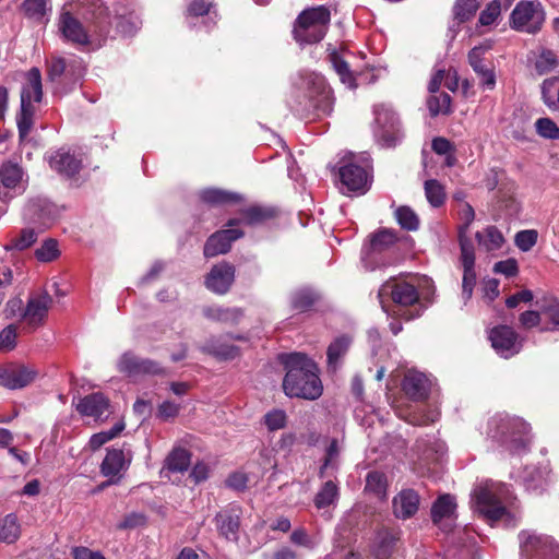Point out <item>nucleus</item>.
<instances>
[{
	"label": "nucleus",
	"mask_w": 559,
	"mask_h": 559,
	"mask_svg": "<svg viewBox=\"0 0 559 559\" xmlns=\"http://www.w3.org/2000/svg\"><path fill=\"white\" fill-rule=\"evenodd\" d=\"M546 485V480L543 478L540 472L533 471L530 474V477H526L524 479V486L527 491H531L533 493H540Z\"/></svg>",
	"instance_id": "nucleus-59"
},
{
	"label": "nucleus",
	"mask_w": 559,
	"mask_h": 559,
	"mask_svg": "<svg viewBox=\"0 0 559 559\" xmlns=\"http://www.w3.org/2000/svg\"><path fill=\"white\" fill-rule=\"evenodd\" d=\"M243 237V231L234 227L221 229L212 234L205 241L203 253L205 258H214L227 253L231 243Z\"/></svg>",
	"instance_id": "nucleus-16"
},
{
	"label": "nucleus",
	"mask_w": 559,
	"mask_h": 559,
	"mask_svg": "<svg viewBox=\"0 0 559 559\" xmlns=\"http://www.w3.org/2000/svg\"><path fill=\"white\" fill-rule=\"evenodd\" d=\"M20 536V525L14 514H8L0 521V542L12 544Z\"/></svg>",
	"instance_id": "nucleus-43"
},
{
	"label": "nucleus",
	"mask_w": 559,
	"mask_h": 559,
	"mask_svg": "<svg viewBox=\"0 0 559 559\" xmlns=\"http://www.w3.org/2000/svg\"><path fill=\"white\" fill-rule=\"evenodd\" d=\"M459 241L461 247V262L463 267H474L475 253L472 241L467 238L466 234H463V231L459 234Z\"/></svg>",
	"instance_id": "nucleus-51"
},
{
	"label": "nucleus",
	"mask_w": 559,
	"mask_h": 559,
	"mask_svg": "<svg viewBox=\"0 0 559 559\" xmlns=\"http://www.w3.org/2000/svg\"><path fill=\"white\" fill-rule=\"evenodd\" d=\"M48 162L51 169L68 178L74 177L82 168V159L64 147L52 152Z\"/></svg>",
	"instance_id": "nucleus-19"
},
{
	"label": "nucleus",
	"mask_w": 559,
	"mask_h": 559,
	"mask_svg": "<svg viewBox=\"0 0 559 559\" xmlns=\"http://www.w3.org/2000/svg\"><path fill=\"white\" fill-rule=\"evenodd\" d=\"M58 29L62 37L79 47H87L98 40L100 45V37L107 33L102 31V34L95 36L78 20L70 11H62L58 19Z\"/></svg>",
	"instance_id": "nucleus-10"
},
{
	"label": "nucleus",
	"mask_w": 559,
	"mask_h": 559,
	"mask_svg": "<svg viewBox=\"0 0 559 559\" xmlns=\"http://www.w3.org/2000/svg\"><path fill=\"white\" fill-rule=\"evenodd\" d=\"M35 255L41 262H50L59 255L58 242L55 239H47L36 249Z\"/></svg>",
	"instance_id": "nucleus-54"
},
{
	"label": "nucleus",
	"mask_w": 559,
	"mask_h": 559,
	"mask_svg": "<svg viewBox=\"0 0 559 559\" xmlns=\"http://www.w3.org/2000/svg\"><path fill=\"white\" fill-rule=\"evenodd\" d=\"M242 218H231L227 222V227H235L240 223H246L247 225H257L261 224L272 217L275 216V210L271 207H264L259 205L249 206L240 211Z\"/></svg>",
	"instance_id": "nucleus-24"
},
{
	"label": "nucleus",
	"mask_w": 559,
	"mask_h": 559,
	"mask_svg": "<svg viewBox=\"0 0 559 559\" xmlns=\"http://www.w3.org/2000/svg\"><path fill=\"white\" fill-rule=\"evenodd\" d=\"M51 304L52 298L47 292L29 297L22 312V318L25 320L26 328L29 331H34L44 324Z\"/></svg>",
	"instance_id": "nucleus-15"
},
{
	"label": "nucleus",
	"mask_w": 559,
	"mask_h": 559,
	"mask_svg": "<svg viewBox=\"0 0 559 559\" xmlns=\"http://www.w3.org/2000/svg\"><path fill=\"white\" fill-rule=\"evenodd\" d=\"M219 534L227 540H238V531L240 526L239 514L234 511L219 512L215 518Z\"/></svg>",
	"instance_id": "nucleus-28"
},
{
	"label": "nucleus",
	"mask_w": 559,
	"mask_h": 559,
	"mask_svg": "<svg viewBox=\"0 0 559 559\" xmlns=\"http://www.w3.org/2000/svg\"><path fill=\"white\" fill-rule=\"evenodd\" d=\"M330 22L331 13L324 5L305 9L294 23V39L300 45L317 44L326 35Z\"/></svg>",
	"instance_id": "nucleus-3"
},
{
	"label": "nucleus",
	"mask_w": 559,
	"mask_h": 559,
	"mask_svg": "<svg viewBox=\"0 0 559 559\" xmlns=\"http://www.w3.org/2000/svg\"><path fill=\"white\" fill-rule=\"evenodd\" d=\"M366 488L380 495L385 490V477L379 472H370L366 478Z\"/></svg>",
	"instance_id": "nucleus-60"
},
{
	"label": "nucleus",
	"mask_w": 559,
	"mask_h": 559,
	"mask_svg": "<svg viewBox=\"0 0 559 559\" xmlns=\"http://www.w3.org/2000/svg\"><path fill=\"white\" fill-rule=\"evenodd\" d=\"M419 503L420 497L414 489H404L393 498V513L397 519H409L417 513Z\"/></svg>",
	"instance_id": "nucleus-22"
},
{
	"label": "nucleus",
	"mask_w": 559,
	"mask_h": 559,
	"mask_svg": "<svg viewBox=\"0 0 559 559\" xmlns=\"http://www.w3.org/2000/svg\"><path fill=\"white\" fill-rule=\"evenodd\" d=\"M503 7L501 0H492L489 2L486 8L480 12L478 24L480 26H490L492 25L502 12Z\"/></svg>",
	"instance_id": "nucleus-48"
},
{
	"label": "nucleus",
	"mask_w": 559,
	"mask_h": 559,
	"mask_svg": "<svg viewBox=\"0 0 559 559\" xmlns=\"http://www.w3.org/2000/svg\"><path fill=\"white\" fill-rule=\"evenodd\" d=\"M23 177V169L17 163L4 162L0 168V179L4 188H15Z\"/></svg>",
	"instance_id": "nucleus-39"
},
{
	"label": "nucleus",
	"mask_w": 559,
	"mask_h": 559,
	"mask_svg": "<svg viewBox=\"0 0 559 559\" xmlns=\"http://www.w3.org/2000/svg\"><path fill=\"white\" fill-rule=\"evenodd\" d=\"M314 107L322 114H330L333 109V96L330 88L323 87L319 98L314 103Z\"/></svg>",
	"instance_id": "nucleus-62"
},
{
	"label": "nucleus",
	"mask_w": 559,
	"mask_h": 559,
	"mask_svg": "<svg viewBox=\"0 0 559 559\" xmlns=\"http://www.w3.org/2000/svg\"><path fill=\"white\" fill-rule=\"evenodd\" d=\"M530 426L519 417L508 414H496L487 423V436L506 447L511 453L526 450L530 442Z\"/></svg>",
	"instance_id": "nucleus-2"
},
{
	"label": "nucleus",
	"mask_w": 559,
	"mask_h": 559,
	"mask_svg": "<svg viewBox=\"0 0 559 559\" xmlns=\"http://www.w3.org/2000/svg\"><path fill=\"white\" fill-rule=\"evenodd\" d=\"M329 61L331 62L334 71L340 76L343 84H346L349 88H356V76L352 71L348 62L343 58L341 53L333 50L329 53Z\"/></svg>",
	"instance_id": "nucleus-31"
},
{
	"label": "nucleus",
	"mask_w": 559,
	"mask_h": 559,
	"mask_svg": "<svg viewBox=\"0 0 559 559\" xmlns=\"http://www.w3.org/2000/svg\"><path fill=\"white\" fill-rule=\"evenodd\" d=\"M403 391L413 401H424L430 391V381L423 372L409 370L402 383Z\"/></svg>",
	"instance_id": "nucleus-21"
},
{
	"label": "nucleus",
	"mask_w": 559,
	"mask_h": 559,
	"mask_svg": "<svg viewBox=\"0 0 559 559\" xmlns=\"http://www.w3.org/2000/svg\"><path fill=\"white\" fill-rule=\"evenodd\" d=\"M544 22L545 11L538 1H520L510 15L511 28L527 34L539 32Z\"/></svg>",
	"instance_id": "nucleus-6"
},
{
	"label": "nucleus",
	"mask_w": 559,
	"mask_h": 559,
	"mask_svg": "<svg viewBox=\"0 0 559 559\" xmlns=\"http://www.w3.org/2000/svg\"><path fill=\"white\" fill-rule=\"evenodd\" d=\"M338 177L342 183L341 191L346 194L349 192L365 194L371 186V176L369 171L353 162H349L338 169Z\"/></svg>",
	"instance_id": "nucleus-11"
},
{
	"label": "nucleus",
	"mask_w": 559,
	"mask_h": 559,
	"mask_svg": "<svg viewBox=\"0 0 559 559\" xmlns=\"http://www.w3.org/2000/svg\"><path fill=\"white\" fill-rule=\"evenodd\" d=\"M191 464V454L183 448H175L166 457L165 466L173 473H183Z\"/></svg>",
	"instance_id": "nucleus-35"
},
{
	"label": "nucleus",
	"mask_w": 559,
	"mask_h": 559,
	"mask_svg": "<svg viewBox=\"0 0 559 559\" xmlns=\"http://www.w3.org/2000/svg\"><path fill=\"white\" fill-rule=\"evenodd\" d=\"M424 190L427 201L432 207H440L444 204L447 193L444 187L436 179L426 180Z\"/></svg>",
	"instance_id": "nucleus-41"
},
{
	"label": "nucleus",
	"mask_w": 559,
	"mask_h": 559,
	"mask_svg": "<svg viewBox=\"0 0 559 559\" xmlns=\"http://www.w3.org/2000/svg\"><path fill=\"white\" fill-rule=\"evenodd\" d=\"M542 99L551 111L559 110V78L552 76L543 81Z\"/></svg>",
	"instance_id": "nucleus-33"
},
{
	"label": "nucleus",
	"mask_w": 559,
	"mask_h": 559,
	"mask_svg": "<svg viewBox=\"0 0 559 559\" xmlns=\"http://www.w3.org/2000/svg\"><path fill=\"white\" fill-rule=\"evenodd\" d=\"M85 70V64L79 57H55L48 63L47 75L50 82L62 85L67 92L83 78Z\"/></svg>",
	"instance_id": "nucleus-7"
},
{
	"label": "nucleus",
	"mask_w": 559,
	"mask_h": 559,
	"mask_svg": "<svg viewBox=\"0 0 559 559\" xmlns=\"http://www.w3.org/2000/svg\"><path fill=\"white\" fill-rule=\"evenodd\" d=\"M373 134L383 147H394L403 138L401 121L390 105L379 104L373 107Z\"/></svg>",
	"instance_id": "nucleus-5"
},
{
	"label": "nucleus",
	"mask_w": 559,
	"mask_h": 559,
	"mask_svg": "<svg viewBox=\"0 0 559 559\" xmlns=\"http://www.w3.org/2000/svg\"><path fill=\"white\" fill-rule=\"evenodd\" d=\"M537 231L534 229L521 230L515 235V245L522 251L531 250L537 242Z\"/></svg>",
	"instance_id": "nucleus-57"
},
{
	"label": "nucleus",
	"mask_w": 559,
	"mask_h": 559,
	"mask_svg": "<svg viewBox=\"0 0 559 559\" xmlns=\"http://www.w3.org/2000/svg\"><path fill=\"white\" fill-rule=\"evenodd\" d=\"M399 533L383 530L377 535V542L374 546V556L377 559H389L393 554L396 543L399 540Z\"/></svg>",
	"instance_id": "nucleus-30"
},
{
	"label": "nucleus",
	"mask_w": 559,
	"mask_h": 559,
	"mask_svg": "<svg viewBox=\"0 0 559 559\" xmlns=\"http://www.w3.org/2000/svg\"><path fill=\"white\" fill-rule=\"evenodd\" d=\"M14 324H9L0 332V352H11L16 346L17 331Z\"/></svg>",
	"instance_id": "nucleus-55"
},
{
	"label": "nucleus",
	"mask_w": 559,
	"mask_h": 559,
	"mask_svg": "<svg viewBox=\"0 0 559 559\" xmlns=\"http://www.w3.org/2000/svg\"><path fill=\"white\" fill-rule=\"evenodd\" d=\"M203 314L210 320L235 323L242 312L237 308L206 307Z\"/></svg>",
	"instance_id": "nucleus-42"
},
{
	"label": "nucleus",
	"mask_w": 559,
	"mask_h": 559,
	"mask_svg": "<svg viewBox=\"0 0 559 559\" xmlns=\"http://www.w3.org/2000/svg\"><path fill=\"white\" fill-rule=\"evenodd\" d=\"M395 218L403 229L414 231L419 228V217L409 206L397 207Z\"/></svg>",
	"instance_id": "nucleus-47"
},
{
	"label": "nucleus",
	"mask_w": 559,
	"mask_h": 559,
	"mask_svg": "<svg viewBox=\"0 0 559 559\" xmlns=\"http://www.w3.org/2000/svg\"><path fill=\"white\" fill-rule=\"evenodd\" d=\"M202 350L222 359H233L238 355L236 346L224 344L216 340H211Z\"/></svg>",
	"instance_id": "nucleus-46"
},
{
	"label": "nucleus",
	"mask_w": 559,
	"mask_h": 559,
	"mask_svg": "<svg viewBox=\"0 0 559 559\" xmlns=\"http://www.w3.org/2000/svg\"><path fill=\"white\" fill-rule=\"evenodd\" d=\"M199 198L204 204L213 207L239 203L242 199L238 193L218 188L203 189L200 191Z\"/></svg>",
	"instance_id": "nucleus-26"
},
{
	"label": "nucleus",
	"mask_w": 559,
	"mask_h": 559,
	"mask_svg": "<svg viewBox=\"0 0 559 559\" xmlns=\"http://www.w3.org/2000/svg\"><path fill=\"white\" fill-rule=\"evenodd\" d=\"M481 0H455L453 5V25L450 31L453 36L457 33L459 26L474 17L479 9Z\"/></svg>",
	"instance_id": "nucleus-25"
},
{
	"label": "nucleus",
	"mask_w": 559,
	"mask_h": 559,
	"mask_svg": "<svg viewBox=\"0 0 559 559\" xmlns=\"http://www.w3.org/2000/svg\"><path fill=\"white\" fill-rule=\"evenodd\" d=\"M456 508L454 498L447 493L439 497L431 507V519L438 524L442 519L450 518Z\"/></svg>",
	"instance_id": "nucleus-36"
},
{
	"label": "nucleus",
	"mask_w": 559,
	"mask_h": 559,
	"mask_svg": "<svg viewBox=\"0 0 559 559\" xmlns=\"http://www.w3.org/2000/svg\"><path fill=\"white\" fill-rule=\"evenodd\" d=\"M37 239V234L32 228H24L20 234L13 237L9 243L4 246L7 251L10 250H25L29 248Z\"/></svg>",
	"instance_id": "nucleus-45"
},
{
	"label": "nucleus",
	"mask_w": 559,
	"mask_h": 559,
	"mask_svg": "<svg viewBox=\"0 0 559 559\" xmlns=\"http://www.w3.org/2000/svg\"><path fill=\"white\" fill-rule=\"evenodd\" d=\"M491 48V43L485 41L472 48L467 56L469 66L479 78V84L488 90H492L496 85L493 68L484 58L485 53Z\"/></svg>",
	"instance_id": "nucleus-13"
},
{
	"label": "nucleus",
	"mask_w": 559,
	"mask_h": 559,
	"mask_svg": "<svg viewBox=\"0 0 559 559\" xmlns=\"http://www.w3.org/2000/svg\"><path fill=\"white\" fill-rule=\"evenodd\" d=\"M341 453V447L337 439H332L330 444L325 449V455L323 463L319 469V477L321 479L330 475V471L335 472L338 468V457Z\"/></svg>",
	"instance_id": "nucleus-34"
},
{
	"label": "nucleus",
	"mask_w": 559,
	"mask_h": 559,
	"mask_svg": "<svg viewBox=\"0 0 559 559\" xmlns=\"http://www.w3.org/2000/svg\"><path fill=\"white\" fill-rule=\"evenodd\" d=\"M379 298L382 308L389 312L385 308V299L392 300L395 306L402 309L417 304L419 301V293L414 284L405 280L390 278L380 287Z\"/></svg>",
	"instance_id": "nucleus-9"
},
{
	"label": "nucleus",
	"mask_w": 559,
	"mask_h": 559,
	"mask_svg": "<svg viewBox=\"0 0 559 559\" xmlns=\"http://www.w3.org/2000/svg\"><path fill=\"white\" fill-rule=\"evenodd\" d=\"M132 459L130 449L111 448L100 464V472L106 477H116L121 471L129 467Z\"/></svg>",
	"instance_id": "nucleus-20"
},
{
	"label": "nucleus",
	"mask_w": 559,
	"mask_h": 559,
	"mask_svg": "<svg viewBox=\"0 0 559 559\" xmlns=\"http://www.w3.org/2000/svg\"><path fill=\"white\" fill-rule=\"evenodd\" d=\"M537 133L550 140L559 139V127L550 118H539L535 122Z\"/></svg>",
	"instance_id": "nucleus-53"
},
{
	"label": "nucleus",
	"mask_w": 559,
	"mask_h": 559,
	"mask_svg": "<svg viewBox=\"0 0 559 559\" xmlns=\"http://www.w3.org/2000/svg\"><path fill=\"white\" fill-rule=\"evenodd\" d=\"M489 340L493 349L504 358H510L521 350L522 343L515 331L508 325L495 326Z\"/></svg>",
	"instance_id": "nucleus-14"
},
{
	"label": "nucleus",
	"mask_w": 559,
	"mask_h": 559,
	"mask_svg": "<svg viewBox=\"0 0 559 559\" xmlns=\"http://www.w3.org/2000/svg\"><path fill=\"white\" fill-rule=\"evenodd\" d=\"M475 237L479 247L487 252L499 250L504 243V237L496 226H488L483 231H477Z\"/></svg>",
	"instance_id": "nucleus-32"
},
{
	"label": "nucleus",
	"mask_w": 559,
	"mask_h": 559,
	"mask_svg": "<svg viewBox=\"0 0 559 559\" xmlns=\"http://www.w3.org/2000/svg\"><path fill=\"white\" fill-rule=\"evenodd\" d=\"M559 61L556 53L551 50H544L536 60L535 68L539 74L552 71Z\"/></svg>",
	"instance_id": "nucleus-52"
},
{
	"label": "nucleus",
	"mask_w": 559,
	"mask_h": 559,
	"mask_svg": "<svg viewBox=\"0 0 559 559\" xmlns=\"http://www.w3.org/2000/svg\"><path fill=\"white\" fill-rule=\"evenodd\" d=\"M463 281H462V298L466 304L473 295L474 286L476 284V273L474 267H463Z\"/></svg>",
	"instance_id": "nucleus-56"
},
{
	"label": "nucleus",
	"mask_w": 559,
	"mask_h": 559,
	"mask_svg": "<svg viewBox=\"0 0 559 559\" xmlns=\"http://www.w3.org/2000/svg\"><path fill=\"white\" fill-rule=\"evenodd\" d=\"M117 368L119 372L126 373L128 377L132 378L165 373V369L159 362L153 359L138 357L131 352L121 355Z\"/></svg>",
	"instance_id": "nucleus-12"
},
{
	"label": "nucleus",
	"mask_w": 559,
	"mask_h": 559,
	"mask_svg": "<svg viewBox=\"0 0 559 559\" xmlns=\"http://www.w3.org/2000/svg\"><path fill=\"white\" fill-rule=\"evenodd\" d=\"M518 271H519L518 263L514 259L499 261L493 266V272L503 274L508 277L516 275Z\"/></svg>",
	"instance_id": "nucleus-64"
},
{
	"label": "nucleus",
	"mask_w": 559,
	"mask_h": 559,
	"mask_svg": "<svg viewBox=\"0 0 559 559\" xmlns=\"http://www.w3.org/2000/svg\"><path fill=\"white\" fill-rule=\"evenodd\" d=\"M290 540L295 545L306 547L308 549H313L318 542L310 537L304 528L295 530L290 535Z\"/></svg>",
	"instance_id": "nucleus-61"
},
{
	"label": "nucleus",
	"mask_w": 559,
	"mask_h": 559,
	"mask_svg": "<svg viewBox=\"0 0 559 559\" xmlns=\"http://www.w3.org/2000/svg\"><path fill=\"white\" fill-rule=\"evenodd\" d=\"M314 294L310 289H298L290 297L292 306L298 311L308 310L314 302Z\"/></svg>",
	"instance_id": "nucleus-50"
},
{
	"label": "nucleus",
	"mask_w": 559,
	"mask_h": 559,
	"mask_svg": "<svg viewBox=\"0 0 559 559\" xmlns=\"http://www.w3.org/2000/svg\"><path fill=\"white\" fill-rule=\"evenodd\" d=\"M472 497L476 510L490 522L500 520L507 513L503 502L509 499V489L502 483L486 480L474 489Z\"/></svg>",
	"instance_id": "nucleus-4"
},
{
	"label": "nucleus",
	"mask_w": 559,
	"mask_h": 559,
	"mask_svg": "<svg viewBox=\"0 0 559 559\" xmlns=\"http://www.w3.org/2000/svg\"><path fill=\"white\" fill-rule=\"evenodd\" d=\"M235 281V266L228 262L215 264L205 278V286L217 295L226 294Z\"/></svg>",
	"instance_id": "nucleus-17"
},
{
	"label": "nucleus",
	"mask_w": 559,
	"mask_h": 559,
	"mask_svg": "<svg viewBox=\"0 0 559 559\" xmlns=\"http://www.w3.org/2000/svg\"><path fill=\"white\" fill-rule=\"evenodd\" d=\"M427 106L431 117L438 115H449L451 112V96L448 93L432 94L428 100Z\"/></svg>",
	"instance_id": "nucleus-44"
},
{
	"label": "nucleus",
	"mask_w": 559,
	"mask_h": 559,
	"mask_svg": "<svg viewBox=\"0 0 559 559\" xmlns=\"http://www.w3.org/2000/svg\"><path fill=\"white\" fill-rule=\"evenodd\" d=\"M460 219L463 222V225L460 227L459 234L463 231L466 234L469 225L473 223L475 218V212L471 204L463 202L461 204V209L459 211Z\"/></svg>",
	"instance_id": "nucleus-63"
},
{
	"label": "nucleus",
	"mask_w": 559,
	"mask_h": 559,
	"mask_svg": "<svg viewBox=\"0 0 559 559\" xmlns=\"http://www.w3.org/2000/svg\"><path fill=\"white\" fill-rule=\"evenodd\" d=\"M352 338L347 335L336 337L328 347L326 356L329 366L335 369L340 359L347 353Z\"/></svg>",
	"instance_id": "nucleus-38"
},
{
	"label": "nucleus",
	"mask_w": 559,
	"mask_h": 559,
	"mask_svg": "<svg viewBox=\"0 0 559 559\" xmlns=\"http://www.w3.org/2000/svg\"><path fill=\"white\" fill-rule=\"evenodd\" d=\"M23 10L28 17L41 21L51 8L47 7V0H25Z\"/></svg>",
	"instance_id": "nucleus-49"
},
{
	"label": "nucleus",
	"mask_w": 559,
	"mask_h": 559,
	"mask_svg": "<svg viewBox=\"0 0 559 559\" xmlns=\"http://www.w3.org/2000/svg\"><path fill=\"white\" fill-rule=\"evenodd\" d=\"M108 407L109 400L100 392L84 396L76 405L81 415L94 418H100L108 411Z\"/></svg>",
	"instance_id": "nucleus-23"
},
{
	"label": "nucleus",
	"mask_w": 559,
	"mask_h": 559,
	"mask_svg": "<svg viewBox=\"0 0 559 559\" xmlns=\"http://www.w3.org/2000/svg\"><path fill=\"white\" fill-rule=\"evenodd\" d=\"M280 359L286 369L283 390L287 396L311 401L321 396L322 384L313 360L300 353L283 354Z\"/></svg>",
	"instance_id": "nucleus-1"
},
{
	"label": "nucleus",
	"mask_w": 559,
	"mask_h": 559,
	"mask_svg": "<svg viewBox=\"0 0 559 559\" xmlns=\"http://www.w3.org/2000/svg\"><path fill=\"white\" fill-rule=\"evenodd\" d=\"M286 413L282 409H273L265 414L264 424L270 431L282 429L286 425Z\"/></svg>",
	"instance_id": "nucleus-58"
},
{
	"label": "nucleus",
	"mask_w": 559,
	"mask_h": 559,
	"mask_svg": "<svg viewBox=\"0 0 559 559\" xmlns=\"http://www.w3.org/2000/svg\"><path fill=\"white\" fill-rule=\"evenodd\" d=\"M340 492L336 483L329 479L323 483L318 493L316 495L313 502L318 509H324L334 504L338 499Z\"/></svg>",
	"instance_id": "nucleus-37"
},
{
	"label": "nucleus",
	"mask_w": 559,
	"mask_h": 559,
	"mask_svg": "<svg viewBox=\"0 0 559 559\" xmlns=\"http://www.w3.org/2000/svg\"><path fill=\"white\" fill-rule=\"evenodd\" d=\"M397 239V233L394 229L383 228L370 237V248L372 251L381 252L393 246Z\"/></svg>",
	"instance_id": "nucleus-40"
},
{
	"label": "nucleus",
	"mask_w": 559,
	"mask_h": 559,
	"mask_svg": "<svg viewBox=\"0 0 559 559\" xmlns=\"http://www.w3.org/2000/svg\"><path fill=\"white\" fill-rule=\"evenodd\" d=\"M36 108L34 104L26 103L23 98L20 110L16 114V126L19 130L20 142H24L34 127V117Z\"/></svg>",
	"instance_id": "nucleus-29"
},
{
	"label": "nucleus",
	"mask_w": 559,
	"mask_h": 559,
	"mask_svg": "<svg viewBox=\"0 0 559 559\" xmlns=\"http://www.w3.org/2000/svg\"><path fill=\"white\" fill-rule=\"evenodd\" d=\"M519 538L524 559H559V545L551 537L523 531Z\"/></svg>",
	"instance_id": "nucleus-8"
},
{
	"label": "nucleus",
	"mask_w": 559,
	"mask_h": 559,
	"mask_svg": "<svg viewBox=\"0 0 559 559\" xmlns=\"http://www.w3.org/2000/svg\"><path fill=\"white\" fill-rule=\"evenodd\" d=\"M37 370L27 366H9L0 369V384L16 390L31 384L37 377Z\"/></svg>",
	"instance_id": "nucleus-18"
},
{
	"label": "nucleus",
	"mask_w": 559,
	"mask_h": 559,
	"mask_svg": "<svg viewBox=\"0 0 559 559\" xmlns=\"http://www.w3.org/2000/svg\"><path fill=\"white\" fill-rule=\"evenodd\" d=\"M23 97L26 103L33 104V102L39 103L43 98V84L41 74L38 68H32L26 73V83L21 90V102Z\"/></svg>",
	"instance_id": "nucleus-27"
}]
</instances>
